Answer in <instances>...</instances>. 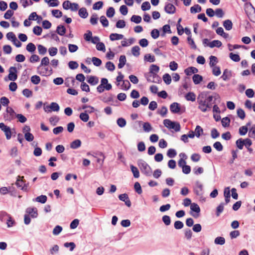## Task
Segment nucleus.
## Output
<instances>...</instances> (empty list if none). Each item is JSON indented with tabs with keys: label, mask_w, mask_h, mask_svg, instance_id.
I'll use <instances>...</instances> for the list:
<instances>
[{
	"label": "nucleus",
	"mask_w": 255,
	"mask_h": 255,
	"mask_svg": "<svg viewBox=\"0 0 255 255\" xmlns=\"http://www.w3.org/2000/svg\"><path fill=\"white\" fill-rule=\"evenodd\" d=\"M170 110L173 113H178L180 111L179 104L177 103H173L170 106Z\"/></svg>",
	"instance_id": "4468645a"
},
{
	"label": "nucleus",
	"mask_w": 255,
	"mask_h": 255,
	"mask_svg": "<svg viewBox=\"0 0 255 255\" xmlns=\"http://www.w3.org/2000/svg\"><path fill=\"white\" fill-rule=\"evenodd\" d=\"M222 42L218 40H214L209 43V46L210 48H214V47H220L222 46Z\"/></svg>",
	"instance_id": "393cba45"
},
{
	"label": "nucleus",
	"mask_w": 255,
	"mask_h": 255,
	"mask_svg": "<svg viewBox=\"0 0 255 255\" xmlns=\"http://www.w3.org/2000/svg\"><path fill=\"white\" fill-rule=\"evenodd\" d=\"M126 58L125 55H121L119 58V63L118 64V68H122L126 63Z\"/></svg>",
	"instance_id": "bb28decb"
},
{
	"label": "nucleus",
	"mask_w": 255,
	"mask_h": 255,
	"mask_svg": "<svg viewBox=\"0 0 255 255\" xmlns=\"http://www.w3.org/2000/svg\"><path fill=\"white\" fill-rule=\"evenodd\" d=\"M62 231V227L60 226L57 225L55 226V227L54 228L53 230V234L54 235H58Z\"/></svg>",
	"instance_id": "5fc2aeb1"
},
{
	"label": "nucleus",
	"mask_w": 255,
	"mask_h": 255,
	"mask_svg": "<svg viewBox=\"0 0 255 255\" xmlns=\"http://www.w3.org/2000/svg\"><path fill=\"white\" fill-rule=\"evenodd\" d=\"M212 68V73L214 75H215L216 76H218L221 74V70H220V68L219 67L215 66V67H213Z\"/></svg>",
	"instance_id": "864d4df0"
},
{
	"label": "nucleus",
	"mask_w": 255,
	"mask_h": 255,
	"mask_svg": "<svg viewBox=\"0 0 255 255\" xmlns=\"http://www.w3.org/2000/svg\"><path fill=\"white\" fill-rule=\"evenodd\" d=\"M201 10V7L199 4H195L194 6L191 7L190 12L191 13H196L197 12H200Z\"/></svg>",
	"instance_id": "c756f323"
},
{
	"label": "nucleus",
	"mask_w": 255,
	"mask_h": 255,
	"mask_svg": "<svg viewBox=\"0 0 255 255\" xmlns=\"http://www.w3.org/2000/svg\"><path fill=\"white\" fill-rule=\"evenodd\" d=\"M106 68L110 71H113L115 69V66L113 63L109 61L106 64Z\"/></svg>",
	"instance_id": "69168bd1"
},
{
	"label": "nucleus",
	"mask_w": 255,
	"mask_h": 255,
	"mask_svg": "<svg viewBox=\"0 0 255 255\" xmlns=\"http://www.w3.org/2000/svg\"><path fill=\"white\" fill-rule=\"evenodd\" d=\"M98 17L97 14H93L90 18V23L92 25H96L98 23Z\"/></svg>",
	"instance_id": "79ce46f5"
},
{
	"label": "nucleus",
	"mask_w": 255,
	"mask_h": 255,
	"mask_svg": "<svg viewBox=\"0 0 255 255\" xmlns=\"http://www.w3.org/2000/svg\"><path fill=\"white\" fill-rule=\"evenodd\" d=\"M49 108H50V110L51 112H58L60 110V107L59 105L55 102H52L50 105Z\"/></svg>",
	"instance_id": "2f4dec72"
},
{
	"label": "nucleus",
	"mask_w": 255,
	"mask_h": 255,
	"mask_svg": "<svg viewBox=\"0 0 255 255\" xmlns=\"http://www.w3.org/2000/svg\"><path fill=\"white\" fill-rule=\"evenodd\" d=\"M115 13V9L113 7H110L106 12V15L108 17H112L114 15Z\"/></svg>",
	"instance_id": "09e8293b"
},
{
	"label": "nucleus",
	"mask_w": 255,
	"mask_h": 255,
	"mask_svg": "<svg viewBox=\"0 0 255 255\" xmlns=\"http://www.w3.org/2000/svg\"><path fill=\"white\" fill-rule=\"evenodd\" d=\"M42 31V28L39 26H35L33 27V32L36 35H40Z\"/></svg>",
	"instance_id": "6e6d98bb"
},
{
	"label": "nucleus",
	"mask_w": 255,
	"mask_h": 255,
	"mask_svg": "<svg viewBox=\"0 0 255 255\" xmlns=\"http://www.w3.org/2000/svg\"><path fill=\"white\" fill-rule=\"evenodd\" d=\"M6 114L4 116L5 120L11 121L13 120L17 115L13 109L8 107L6 110Z\"/></svg>",
	"instance_id": "39448f33"
},
{
	"label": "nucleus",
	"mask_w": 255,
	"mask_h": 255,
	"mask_svg": "<svg viewBox=\"0 0 255 255\" xmlns=\"http://www.w3.org/2000/svg\"><path fill=\"white\" fill-rule=\"evenodd\" d=\"M190 209L192 211L194 212V213H191V215L194 218H197L199 216V213L200 212V208L199 205L195 203H193L191 204Z\"/></svg>",
	"instance_id": "0eeeda50"
},
{
	"label": "nucleus",
	"mask_w": 255,
	"mask_h": 255,
	"mask_svg": "<svg viewBox=\"0 0 255 255\" xmlns=\"http://www.w3.org/2000/svg\"><path fill=\"white\" fill-rule=\"evenodd\" d=\"M49 64V59L48 57H43L41 61V63L39 66H47Z\"/></svg>",
	"instance_id": "bf43d9fd"
},
{
	"label": "nucleus",
	"mask_w": 255,
	"mask_h": 255,
	"mask_svg": "<svg viewBox=\"0 0 255 255\" xmlns=\"http://www.w3.org/2000/svg\"><path fill=\"white\" fill-rule=\"evenodd\" d=\"M193 81L195 84H199L202 80L203 77L199 74H195L193 76Z\"/></svg>",
	"instance_id": "cd10ccee"
},
{
	"label": "nucleus",
	"mask_w": 255,
	"mask_h": 255,
	"mask_svg": "<svg viewBox=\"0 0 255 255\" xmlns=\"http://www.w3.org/2000/svg\"><path fill=\"white\" fill-rule=\"evenodd\" d=\"M232 77V72L230 70L227 69L224 70L223 74L221 77L224 81H227L229 80Z\"/></svg>",
	"instance_id": "2eb2a0df"
},
{
	"label": "nucleus",
	"mask_w": 255,
	"mask_h": 255,
	"mask_svg": "<svg viewBox=\"0 0 255 255\" xmlns=\"http://www.w3.org/2000/svg\"><path fill=\"white\" fill-rule=\"evenodd\" d=\"M249 136L251 138H255V125L250 129Z\"/></svg>",
	"instance_id": "774afa93"
},
{
	"label": "nucleus",
	"mask_w": 255,
	"mask_h": 255,
	"mask_svg": "<svg viewBox=\"0 0 255 255\" xmlns=\"http://www.w3.org/2000/svg\"><path fill=\"white\" fill-rule=\"evenodd\" d=\"M213 147L218 151H221L223 149V145L219 141L215 142L213 144Z\"/></svg>",
	"instance_id": "e2e57ef3"
},
{
	"label": "nucleus",
	"mask_w": 255,
	"mask_h": 255,
	"mask_svg": "<svg viewBox=\"0 0 255 255\" xmlns=\"http://www.w3.org/2000/svg\"><path fill=\"white\" fill-rule=\"evenodd\" d=\"M230 58L235 62H239L240 60V56L238 54L230 53L229 54Z\"/></svg>",
	"instance_id": "603ef678"
},
{
	"label": "nucleus",
	"mask_w": 255,
	"mask_h": 255,
	"mask_svg": "<svg viewBox=\"0 0 255 255\" xmlns=\"http://www.w3.org/2000/svg\"><path fill=\"white\" fill-rule=\"evenodd\" d=\"M184 71L187 75H191L192 74L197 73L198 70L195 67H190L186 69Z\"/></svg>",
	"instance_id": "aec40b11"
},
{
	"label": "nucleus",
	"mask_w": 255,
	"mask_h": 255,
	"mask_svg": "<svg viewBox=\"0 0 255 255\" xmlns=\"http://www.w3.org/2000/svg\"><path fill=\"white\" fill-rule=\"evenodd\" d=\"M194 132L196 137H199L203 133V128L200 126H197Z\"/></svg>",
	"instance_id": "c9c22d12"
},
{
	"label": "nucleus",
	"mask_w": 255,
	"mask_h": 255,
	"mask_svg": "<svg viewBox=\"0 0 255 255\" xmlns=\"http://www.w3.org/2000/svg\"><path fill=\"white\" fill-rule=\"evenodd\" d=\"M130 167L134 177L138 178L139 177V172L137 168L133 165H130Z\"/></svg>",
	"instance_id": "b1692460"
},
{
	"label": "nucleus",
	"mask_w": 255,
	"mask_h": 255,
	"mask_svg": "<svg viewBox=\"0 0 255 255\" xmlns=\"http://www.w3.org/2000/svg\"><path fill=\"white\" fill-rule=\"evenodd\" d=\"M20 3L24 8L33 4V2L31 0H20Z\"/></svg>",
	"instance_id": "3c124183"
},
{
	"label": "nucleus",
	"mask_w": 255,
	"mask_h": 255,
	"mask_svg": "<svg viewBox=\"0 0 255 255\" xmlns=\"http://www.w3.org/2000/svg\"><path fill=\"white\" fill-rule=\"evenodd\" d=\"M144 60L149 62H153L155 61V59L154 56L150 54H147L144 55Z\"/></svg>",
	"instance_id": "ea45409f"
},
{
	"label": "nucleus",
	"mask_w": 255,
	"mask_h": 255,
	"mask_svg": "<svg viewBox=\"0 0 255 255\" xmlns=\"http://www.w3.org/2000/svg\"><path fill=\"white\" fill-rule=\"evenodd\" d=\"M140 48L138 46H133L131 49V53L134 56L137 57L139 55Z\"/></svg>",
	"instance_id": "58836bf2"
},
{
	"label": "nucleus",
	"mask_w": 255,
	"mask_h": 255,
	"mask_svg": "<svg viewBox=\"0 0 255 255\" xmlns=\"http://www.w3.org/2000/svg\"><path fill=\"white\" fill-rule=\"evenodd\" d=\"M141 17L139 15H133L131 16L130 20L135 23H139L141 21Z\"/></svg>",
	"instance_id": "49530a36"
},
{
	"label": "nucleus",
	"mask_w": 255,
	"mask_h": 255,
	"mask_svg": "<svg viewBox=\"0 0 255 255\" xmlns=\"http://www.w3.org/2000/svg\"><path fill=\"white\" fill-rule=\"evenodd\" d=\"M176 154L177 153L176 150L172 148L168 149L167 152V156L170 158L174 157L176 156Z\"/></svg>",
	"instance_id": "338daca9"
},
{
	"label": "nucleus",
	"mask_w": 255,
	"mask_h": 255,
	"mask_svg": "<svg viewBox=\"0 0 255 255\" xmlns=\"http://www.w3.org/2000/svg\"><path fill=\"white\" fill-rule=\"evenodd\" d=\"M188 43L190 46L191 48L193 49H196L197 46L193 40V39L191 38V36H188L187 38Z\"/></svg>",
	"instance_id": "de8ad7c7"
},
{
	"label": "nucleus",
	"mask_w": 255,
	"mask_h": 255,
	"mask_svg": "<svg viewBox=\"0 0 255 255\" xmlns=\"http://www.w3.org/2000/svg\"><path fill=\"white\" fill-rule=\"evenodd\" d=\"M81 145V141L79 139H76L70 143V147L72 149H77Z\"/></svg>",
	"instance_id": "412c9836"
},
{
	"label": "nucleus",
	"mask_w": 255,
	"mask_h": 255,
	"mask_svg": "<svg viewBox=\"0 0 255 255\" xmlns=\"http://www.w3.org/2000/svg\"><path fill=\"white\" fill-rule=\"evenodd\" d=\"M0 128L4 132L6 139H9L11 137V132L10 128L5 126L3 123H0Z\"/></svg>",
	"instance_id": "6e6552de"
},
{
	"label": "nucleus",
	"mask_w": 255,
	"mask_h": 255,
	"mask_svg": "<svg viewBox=\"0 0 255 255\" xmlns=\"http://www.w3.org/2000/svg\"><path fill=\"white\" fill-rule=\"evenodd\" d=\"M121 85V89L124 90H128L130 87V84L128 80H124Z\"/></svg>",
	"instance_id": "4c0bfd02"
},
{
	"label": "nucleus",
	"mask_w": 255,
	"mask_h": 255,
	"mask_svg": "<svg viewBox=\"0 0 255 255\" xmlns=\"http://www.w3.org/2000/svg\"><path fill=\"white\" fill-rule=\"evenodd\" d=\"M157 113L162 117H165L167 113V109L166 107L163 106L160 110H158Z\"/></svg>",
	"instance_id": "052dcab7"
},
{
	"label": "nucleus",
	"mask_w": 255,
	"mask_h": 255,
	"mask_svg": "<svg viewBox=\"0 0 255 255\" xmlns=\"http://www.w3.org/2000/svg\"><path fill=\"white\" fill-rule=\"evenodd\" d=\"M41 79L39 76L34 75L31 77V82L35 85L38 84L40 82Z\"/></svg>",
	"instance_id": "a19ab883"
},
{
	"label": "nucleus",
	"mask_w": 255,
	"mask_h": 255,
	"mask_svg": "<svg viewBox=\"0 0 255 255\" xmlns=\"http://www.w3.org/2000/svg\"><path fill=\"white\" fill-rule=\"evenodd\" d=\"M207 97V93L205 92H203L200 93L197 97V103H199L200 100H202L203 102H204V105H212L211 103H208L207 102L206 100V98Z\"/></svg>",
	"instance_id": "ddd939ff"
},
{
	"label": "nucleus",
	"mask_w": 255,
	"mask_h": 255,
	"mask_svg": "<svg viewBox=\"0 0 255 255\" xmlns=\"http://www.w3.org/2000/svg\"><path fill=\"white\" fill-rule=\"evenodd\" d=\"M80 119L84 122H87L89 119V116L86 113H82L79 116Z\"/></svg>",
	"instance_id": "a18cd8bd"
},
{
	"label": "nucleus",
	"mask_w": 255,
	"mask_h": 255,
	"mask_svg": "<svg viewBox=\"0 0 255 255\" xmlns=\"http://www.w3.org/2000/svg\"><path fill=\"white\" fill-rule=\"evenodd\" d=\"M47 199V198L46 196L40 195L39 196H38L34 199H33V200H34L37 202H39V203L44 204L46 202Z\"/></svg>",
	"instance_id": "72a5a7b5"
},
{
	"label": "nucleus",
	"mask_w": 255,
	"mask_h": 255,
	"mask_svg": "<svg viewBox=\"0 0 255 255\" xmlns=\"http://www.w3.org/2000/svg\"><path fill=\"white\" fill-rule=\"evenodd\" d=\"M248 131L247 126H242L239 128V132L241 135H245Z\"/></svg>",
	"instance_id": "4d7b16f0"
},
{
	"label": "nucleus",
	"mask_w": 255,
	"mask_h": 255,
	"mask_svg": "<svg viewBox=\"0 0 255 255\" xmlns=\"http://www.w3.org/2000/svg\"><path fill=\"white\" fill-rule=\"evenodd\" d=\"M221 123L223 127H227L230 125V120L229 118L225 117L222 119Z\"/></svg>",
	"instance_id": "13d9d810"
},
{
	"label": "nucleus",
	"mask_w": 255,
	"mask_h": 255,
	"mask_svg": "<svg viewBox=\"0 0 255 255\" xmlns=\"http://www.w3.org/2000/svg\"><path fill=\"white\" fill-rule=\"evenodd\" d=\"M142 128L144 131L149 132L152 130V127L151 124L148 122L143 123L142 124Z\"/></svg>",
	"instance_id": "6ab92c4d"
},
{
	"label": "nucleus",
	"mask_w": 255,
	"mask_h": 255,
	"mask_svg": "<svg viewBox=\"0 0 255 255\" xmlns=\"http://www.w3.org/2000/svg\"><path fill=\"white\" fill-rule=\"evenodd\" d=\"M100 22L104 27H107L109 25V21L106 17L103 15L100 17Z\"/></svg>",
	"instance_id": "680f3d73"
},
{
	"label": "nucleus",
	"mask_w": 255,
	"mask_h": 255,
	"mask_svg": "<svg viewBox=\"0 0 255 255\" xmlns=\"http://www.w3.org/2000/svg\"><path fill=\"white\" fill-rule=\"evenodd\" d=\"M8 77L9 80L14 81L17 78V70L15 67L11 66L9 68Z\"/></svg>",
	"instance_id": "423d86ee"
},
{
	"label": "nucleus",
	"mask_w": 255,
	"mask_h": 255,
	"mask_svg": "<svg viewBox=\"0 0 255 255\" xmlns=\"http://www.w3.org/2000/svg\"><path fill=\"white\" fill-rule=\"evenodd\" d=\"M148 82L152 83H157L160 81L159 77L157 74L149 73L146 77Z\"/></svg>",
	"instance_id": "9d476101"
},
{
	"label": "nucleus",
	"mask_w": 255,
	"mask_h": 255,
	"mask_svg": "<svg viewBox=\"0 0 255 255\" xmlns=\"http://www.w3.org/2000/svg\"><path fill=\"white\" fill-rule=\"evenodd\" d=\"M194 192L197 196H201L203 195V185L198 181L195 183Z\"/></svg>",
	"instance_id": "1a4fd4ad"
},
{
	"label": "nucleus",
	"mask_w": 255,
	"mask_h": 255,
	"mask_svg": "<svg viewBox=\"0 0 255 255\" xmlns=\"http://www.w3.org/2000/svg\"><path fill=\"white\" fill-rule=\"evenodd\" d=\"M37 48L39 54L44 55L47 52L46 48L42 45H38L37 46Z\"/></svg>",
	"instance_id": "8fccbe9b"
},
{
	"label": "nucleus",
	"mask_w": 255,
	"mask_h": 255,
	"mask_svg": "<svg viewBox=\"0 0 255 255\" xmlns=\"http://www.w3.org/2000/svg\"><path fill=\"white\" fill-rule=\"evenodd\" d=\"M23 176H18L17 180L15 182V185L17 187L20 188L21 190L24 191H28V184L25 183V182L23 180Z\"/></svg>",
	"instance_id": "20e7f679"
},
{
	"label": "nucleus",
	"mask_w": 255,
	"mask_h": 255,
	"mask_svg": "<svg viewBox=\"0 0 255 255\" xmlns=\"http://www.w3.org/2000/svg\"><path fill=\"white\" fill-rule=\"evenodd\" d=\"M210 62L209 65L211 67L216 66V65L218 63V59L215 56H211L209 57Z\"/></svg>",
	"instance_id": "c85d7f7f"
},
{
	"label": "nucleus",
	"mask_w": 255,
	"mask_h": 255,
	"mask_svg": "<svg viewBox=\"0 0 255 255\" xmlns=\"http://www.w3.org/2000/svg\"><path fill=\"white\" fill-rule=\"evenodd\" d=\"M223 26L226 30H230L232 28L233 24L230 20L227 19L224 21Z\"/></svg>",
	"instance_id": "473e14b6"
},
{
	"label": "nucleus",
	"mask_w": 255,
	"mask_h": 255,
	"mask_svg": "<svg viewBox=\"0 0 255 255\" xmlns=\"http://www.w3.org/2000/svg\"><path fill=\"white\" fill-rule=\"evenodd\" d=\"M117 123L118 125L121 128L125 127L127 123L125 119L123 118H119L117 121Z\"/></svg>",
	"instance_id": "37998d69"
},
{
	"label": "nucleus",
	"mask_w": 255,
	"mask_h": 255,
	"mask_svg": "<svg viewBox=\"0 0 255 255\" xmlns=\"http://www.w3.org/2000/svg\"><path fill=\"white\" fill-rule=\"evenodd\" d=\"M26 212L32 218H36L38 215L37 210L36 208H28L26 210Z\"/></svg>",
	"instance_id": "dca6fc26"
},
{
	"label": "nucleus",
	"mask_w": 255,
	"mask_h": 255,
	"mask_svg": "<svg viewBox=\"0 0 255 255\" xmlns=\"http://www.w3.org/2000/svg\"><path fill=\"white\" fill-rule=\"evenodd\" d=\"M87 82L91 85H96L99 82V79L96 76H91L88 78Z\"/></svg>",
	"instance_id": "a211bd4d"
},
{
	"label": "nucleus",
	"mask_w": 255,
	"mask_h": 255,
	"mask_svg": "<svg viewBox=\"0 0 255 255\" xmlns=\"http://www.w3.org/2000/svg\"><path fill=\"white\" fill-rule=\"evenodd\" d=\"M198 104V108L203 112H206L210 110L212 107V105H204V102H203L202 100H200Z\"/></svg>",
	"instance_id": "f8f14e48"
},
{
	"label": "nucleus",
	"mask_w": 255,
	"mask_h": 255,
	"mask_svg": "<svg viewBox=\"0 0 255 255\" xmlns=\"http://www.w3.org/2000/svg\"><path fill=\"white\" fill-rule=\"evenodd\" d=\"M37 73L42 76L50 75L52 73V69L48 66H39L37 67Z\"/></svg>",
	"instance_id": "7ed1b4c3"
},
{
	"label": "nucleus",
	"mask_w": 255,
	"mask_h": 255,
	"mask_svg": "<svg viewBox=\"0 0 255 255\" xmlns=\"http://www.w3.org/2000/svg\"><path fill=\"white\" fill-rule=\"evenodd\" d=\"M163 124L168 128L173 129L175 131H179L180 130V125L178 123L172 122L169 119L164 120Z\"/></svg>",
	"instance_id": "f03ea898"
},
{
	"label": "nucleus",
	"mask_w": 255,
	"mask_h": 255,
	"mask_svg": "<svg viewBox=\"0 0 255 255\" xmlns=\"http://www.w3.org/2000/svg\"><path fill=\"white\" fill-rule=\"evenodd\" d=\"M163 81L167 85H169L171 82V78L169 74H165L163 76Z\"/></svg>",
	"instance_id": "c03bdc74"
},
{
	"label": "nucleus",
	"mask_w": 255,
	"mask_h": 255,
	"mask_svg": "<svg viewBox=\"0 0 255 255\" xmlns=\"http://www.w3.org/2000/svg\"><path fill=\"white\" fill-rule=\"evenodd\" d=\"M124 35L121 34L111 33L110 35V39L111 41L118 40L123 39Z\"/></svg>",
	"instance_id": "f3484780"
},
{
	"label": "nucleus",
	"mask_w": 255,
	"mask_h": 255,
	"mask_svg": "<svg viewBox=\"0 0 255 255\" xmlns=\"http://www.w3.org/2000/svg\"><path fill=\"white\" fill-rule=\"evenodd\" d=\"M78 14L79 16L83 18H86L88 15L87 9L85 7H82L79 9Z\"/></svg>",
	"instance_id": "4be33fe9"
},
{
	"label": "nucleus",
	"mask_w": 255,
	"mask_h": 255,
	"mask_svg": "<svg viewBox=\"0 0 255 255\" xmlns=\"http://www.w3.org/2000/svg\"><path fill=\"white\" fill-rule=\"evenodd\" d=\"M187 101L194 102L196 100V95L193 92H189L185 96Z\"/></svg>",
	"instance_id": "5701e85b"
},
{
	"label": "nucleus",
	"mask_w": 255,
	"mask_h": 255,
	"mask_svg": "<svg viewBox=\"0 0 255 255\" xmlns=\"http://www.w3.org/2000/svg\"><path fill=\"white\" fill-rule=\"evenodd\" d=\"M56 32L60 35L63 36L65 34L66 28L63 25H59L57 27Z\"/></svg>",
	"instance_id": "a878e982"
},
{
	"label": "nucleus",
	"mask_w": 255,
	"mask_h": 255,
	"mask_svg": "<svg viewBox=\"0 0 255 255\" xmlns=\"http://www.w3.org/2000/svg\"><path fill=\"white\" fill-rule=\"evenodd\" d=\"M164 10L167 13L173 14L175 12L176 7L173 4L170 3H167L164 7Z\"/></svg>",
	"instance_id": "9b49d317"
},
{
	"label": "nucleus",
	"mask_w": 255,
	"mask_h": 255,
	"mask_svg": "<svg viewBox=\"0 0 255 255\" xmlns=\"http://www.w3.org/2000/svg\"><path fill=\"white\" fill-rule=\"evenodd\" d=\"M214 243L216 245H223L225 243V239L222 237H218L215 238Z\"/></svg>",
	"instance_id": "f704fd0d"
},
{
	"label": "nucleus",
	"mask_w": 255,
	"mask_h": 255,
	"mask_svg": "<svg viewBox=\"0 0 255 255\" xmlns=\"http://www.w3.org/2000/svg\"><path fill=\"white\" fill-rule=\"evenodd\" d=\"M137 165L143 174L146 176H151L152 173L151 168L145 161L142 159L138 160Z\"/></svg>",
	"instance_id": "f257e3e1"
},
{
	"label": "nucleus",
	"mask_w": 255,
	"mask_h": 255,
	"mask_svg": "<svg viewBox=\"0 0 255 255\" xmlns=\"http://www.w3.org/2000/svg\"><path fill=\"white\" fill-rule=\"evenodd\" d=\"M68 66L69 68L74 70L77 69L79 65L77 62L71 61L68 63Z\"/></svg>",
	"instance_id": "0e129e2a"
},
{
	"label": "nucleus",
	"mask_w": 255,
	"mask_h": 255,
	"mask_svg": "<svg viewBox=\"0 0 255 255\" xmlns=\"http://www.w3.org/2000/svg\"><path fill=\"white\" fill-rule=\"evenodd\" d=\"M159 68L158 66L152 64L150 66L149 73L150 74H157L159 72Z\"/></svg>",
	"instance_id": "7c9ffc66"
},
{
	"label": "nucleus",
	"mask_w": 255,
	"mask_h": 255,
	"mask_svg": "<svg viewBox=\"0 0 255 255\" xmlns=\"http://www.w3.org/2000/svg\"><path fill=\"white\" fill-rule=\"evenodd\" d=\"M26 49L29 52L33 53L36 50V47L33 43H29L26 46Z\"/></svg>",
	"instance_id": "e433bc0d"
}]
</instances>
